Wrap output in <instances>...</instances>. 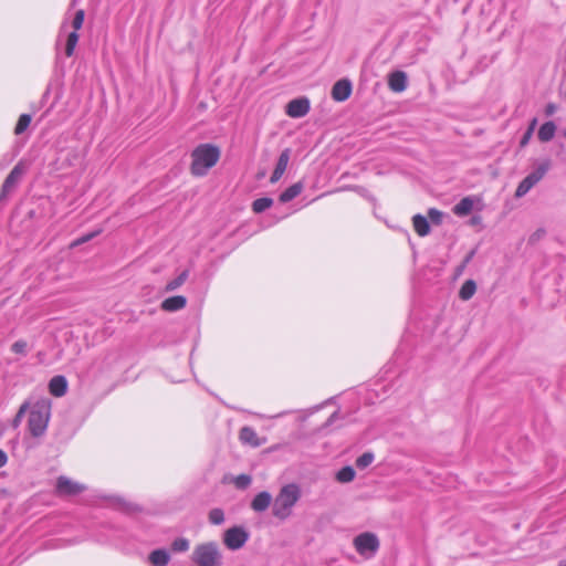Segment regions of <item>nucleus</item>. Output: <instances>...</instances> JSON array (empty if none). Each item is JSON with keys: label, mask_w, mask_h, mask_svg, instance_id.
<instances>
[{"label": "nucleus", "mask_w": 566, "mask_h": 566, "mask_svg": "<svg viewBox=\"0 0 566 566\" xmlns=\"http://www.w3.org/2000/svg\"><path fill=\"white\" fill-rule=\"evenodd\" d=\"M248 531L242 526H232L223 533V544L230 551L242 548L249 539Z\"/></svg>", "instance_id": "0eeeda50"}, {"label": "nucleus", "mask_w": 566, "mask_h": 566, "mask_svg": "<svg viewBox=\"0 0 566 566\" xmlns=\"http://www.w3.org/2000/svg\"><path fill=\"white\" fill-rule=\"evenodd\" d=\"M30 123H31V116L28 114H22L18 119V123L14 128V133L17 135L22 134L29 127Z\"/></svg>", "instance_id": "cd10ccee"}, {"label": "nucleus", "mask_w": 566, "mask_h": 566, "mask_svg": "<svg viewBox=\"0 0 566 566\" xmlns=\"http://www.w3.org/2000/svg\"><path fill=\"white\" fill-rule=\"evenodd\" d=\"M412 224H413V229L418 235L426 237L429 234L430 226H429V221L426 217H423L421 214L413 216Z\"/></svg>", "instance_id": "6ab92c4d"}, {"label": "nucleus", "mask_w": 566, "mask_h": 566, "mask_svg": "<svg viewBox=\"0 0 566 566\" xmlns=\"http://www.w3.org/2000/svg\"><path fill=\"white\" fill-rule=\"evenodd\" d=\"M98 233H99V231H95V232L85 234V235L76 239L71 245L76 247V245L83 244V243L90 241L91 239H93L94 237H96Z\"/></svg>", "instance_id": "e433bc0d"}, {"label": "nucleus", "mask_w": 566, "mask_h": 566, "mask_svg": "<svg viewBox=\"0 0 566 566\" xmlns=\"http://www.w3.org/2000/svg\"><path fill=\"white\" fill-rule=\"evenodd\" d=\"M374 461V454L371 452H365L356 460V465L358 469H365L371 464Z\"/></svg>", "instance_id": "c756f323"}, {"label": "nucleus", "mask_w": 566, "mask_h": 566, "mask_svg": "<svg viewBox=\"0 0 566 566\" xmlns=\"http://www.w3.org/2000/svg\"><path fill=\"white\" fill-rule=\"evenodd\" d=\"M78 42V34L75 31H72L67 35L66 45H65V54L66 56H72L75 50V46Z\"/></svg>", "instance_id": "bb28decb"}, {"label": "nucleus", "mask_w": 566, "mask_h": 566, "mask_svg": "<svg viewBox=\"0 0 566 566\" xmlns=\"http://www.w3.org/2000/svg\"><path fill=\"white\" fill-rule=\"evenodd\" d=\"M49 390L54 397H62L66 394L67 381L64 376H54L49 382Z\"/></svg>", "instance_id": "2eb2a0df"}, {"label": "nucleus", "mask_w": 566, "mask_h": 566, "mask_svg": "<svg viewBox=\"0 0 566 566\" xmlns=\"http://www.w3.org/2000/svg\"><path fill=\"white\" fill-rule=\"evenodd\" d=\"M356 472L352 467L342 468L337 474L336 480L340 483H349L355 479Z\"/></svg>", "instance_id": "393cba45"}, {"label": "nucleus", "mask_w": 566, "mask_h": 566, "mask_svg": "<svg viewBox=\"0 0 566 566\" xmlns=\"http://www.w3.org/2000/svg\"><path fill=\"white\" fill-rule=\"evenodd\" d=\"M286 114L292 118H300L310 112V102L307 98H295L287 103Z\"/></svg>", "instance_id": "9d476101"}, {"label": "nucleus", "mask_w": 566, "mask_h": 566, "mask_svg": "<svg viewBox=\"0 0 566 566\" xmlns=\"http://www.w3.org/2000/svg\"><path fill=\"white\" fill-rule=\"evenodd\" d=\"M407 74L402 71H395L389 74L388 86L395 93H401L407 88Z\"/></svg>", "instance_id": "f8f14e48"}, {"label": "nucleus", "mask_w": 566, "mask_h": 566, "mask_svg": "<svg viewBox=\"0 0 566 566\" xmlns=\"http://www.w3.org/2000/svg\"><path fill=\"white\" fill-rule=\"evenodd\" d=\"M301 497V489L295 483H290L281 488L279 494L274 499L272 513L279 520H286L294 505Z\"/></svg>", "instance_id": "f03ea898"}, {"label": "nucleus", "mask_w": 566, "mask_h": 566, "mask_svg": "<svg viewBox=\"0 0 566 566\" xmlns=\"http://www.w3.org/2000/svg\"><path fill=\"white\" fill-rule=\"evenodd\" d=\"M27 407H28V405H27V403H23V405L20 407V409H19L18 413L15 415V417H14V419H13V421H12V426H13L14 428H17V427L20 424V422H21V420H22V417H23V415H24V412H25V410H27Z\"/></svg>", "instance_id": "ea45409f"}, {"label": "nucleus", "mask_w": 566, "mask_h": 566, "mask_svg": "<svg viewBox=\"0 0 566 566\" xmlns=\"http://www.w3.org/2000/svg\"><path fill=\"white\" fill-rule=\"evenodd\" d=\"M290 155H291V150L289 148L284 149L281 153L279 160L276 163V166L274 168V171L272 172V176L270 178V181L272 184H275L276 181H279L281 179V177L283 176V174L285 172L286 167L290 161Z\"/></svg>", "instance_id": "ddd939ff"}, {"label": "nucleus", "mask_w": 566, "mask_h": 566, "mask_svg": "<svg viewBox=\"0 0 566 566\" xmlns=\"http://www.w3.org/2000/svg\"><path fill=\"white\" fill-rule=\"evenodd\" d=\"M8 461V457L4 451L0 449V468L4 467Z\"/></svg>", "instance_id": "79ce46f5"}, {"label": "nucleus", "mask_w": 566, "mask_h": 566, "mask_svg": "<svg viewBox=\"0 0 566 566\" xmlns=\"http://www.w3.org/2000/svg\"><path fill=\"white\" fill-rule=\"evenodd\" d=\"M209 522L213 525H220L224 522V514L221 509H213L209 513Z\"/></svg>", "instance_id": "c85d7f7f"}, {"label": "nucleus", "mask_w": 566, "mask_h": 566, "mask_svg": "<svg viewBox=\"0 0 566 566\" xmlns=\"http://www.w3.org/2000/svg\"><path fill=\"white\" fill-rule=\"evenodd\" d=\"M220 158V150L211 144H202L196 147L191 153V172L195 176H205Z\"/></svg>", "instance_id": "f257e3e1"}, {"label": "nucleus", "mask_w": 566, "mask_h": 566, "mask_svg": "<svg viewBox=\"0 0 566 566\" xmlns=\"http://www.w3.org/2000/svg\"><path fill=\"white\" fill-rule=\"evenodd\" d=\"M303 190V185L302 182H296L292 186H290L287 189H285L281 195H280V201L281 202H289L291 200H293L295 197H297Z\"/></svg>", "instance_id": "4be33fe9"}, {"label": "nucleus", "mask_w": 566, "mask_h": 566, "mask_svg": "<svg viewBox=\"0 0 566 566\" xmlns=\"http://www.w3.org/2000/svg\"><path fill=\"white\" fill-rule=\"evenodd\" d=\"M191 562L195 566H222L223 555L217 542H205L193 547Z\"/></svg>", "instance_id": "7ed1b4c3"}, {"label": "nucleus", "mask_w": 566, "mask_h": 566, "mask_svg": "<svg viewBox=\"0 0 566 566\" xmlns=\"http://www.w3.org/2000/svg\"><path fill=\"white\" fill-rule=\"evenodd\" d=\"M537 124V119L536 118H533L532 122L530 123V126L527 128V130L524 133L522 139H521V146L524 147L528 144L530 139L532 138V135L534 133V129H535V126Z\"/></svg>", "instance_id": "7c9ffc66"}, {"label": "nucleus", "mask_w": 566, "mask_h": 566, "mask_svg": "<svg viewBox=\"0 0 566 566\" xmlns=\"http://www.w3.org/2000/svg\"><path fill=\"white\" fill-rule=\"evenodd\" d=\"M443 213L434 208L429 209L428 218L433 224H440L442 222Z\"/></svg>", "instance_id": "c9c22d12"}, {"label": "nucleus", "mask_w": 566, "mask_h": 566, "mask_svg": "<svg viewBox=\"0 0 566 566\" xmlns=\"http://www.w3.org/2000/svg\"><path fill=\"white\" fill-rule=\"evenodd\" d=\"M148 558L154 566H167L170 560L166 549H155L149 554Z\"/></svg>", "instance_id": "412c9836"}, {"label": "nucleus", "mask_w": 566, "mask_h": 566, "mask_svg": "<svg viewBox=\"0 0 566 566\" xmlns=\"http://www.w3.org/2000/svg\"><path fill=\"white\" fill-rule=\"evenodd\" d=\"M475 251L472 250L467 256L465 259L463 260V264H462V269L472 260L473 255H474Z\"/></svg>", "instance_id": "37998d69"}, {"label": "nucleus", "mask_w": 566, "mask_h": 566, "mask_svg": "<svg viewBox=\"0 0 566 566\" xmlns=\"http://www.w3.org/2000/svg\"><path fill=\"white\" fill-rule=\"evenodd\" d=\"M474 207V199L472 197H464L452 209L453 213L458 217L468 216Z\"/></svg>", "instance_id": "a211bd4d"}, {"label": "nucleus", "mask_w": 566, "mask_h": 566, "mask_svg": "<svg viewBox=\"0 0 566 566\" xmlns=\"http://www.w3.org/2000/svg\"><path fill=\"white\" fill-rule=\"evenodd\" d=\"M23 174L24 167L22 163L17 164L2 184L0 191V201L4 200L10 193L13 192V190L20 182Z\"/></svg>", "instance_id": "6e6552de"}, {"label": "nucleus", "mask_w": 566, "mask_h": 566, "mask_svg": "<svg viewBox=\"0 0 566 566\" xmlns=\"http://www.w3.org/2000/svg\"><path fill=\"white\" fill-rule=\"evenodd\" d=\"M98 233H99V231H95V232L85 234V235L76 239L71 245L76 247V245L83 244V243L90 241L91 239H93L94 237H96Z\"/></svg>", "instance_id": "58836bf2"}, {"label": "nucleus", "mask_w": 566, "mask_h": 566, "mask_svg": "<svg viewBox=\"0 0 566 566\" xmlns=\"http://www.w3.org/2000/svg\"><path fill=\"white\" fill-rule=\"evenodd\" d=\"M189 272L188 270H184L176 279L169 281L166 286V292H172L177 289H179L188 279Z\"/></svg>", "instance_id": "b1692460"}, {"label": "nucleus", "mask_w": 566, "mask_h": 566, "mask_svg": "<svg viewBox=\"0 0 566 566\" xmlns=\"http://www.w3.org/2000/svg\"><path fill=\"white\" fill-rule=\"evenodd\" d=\"M251 476L248 474H240L235 478L234 484L238 489H245L251 484Z\"/></svg>", "instance_id": "72a5a7b5"}, {"label": "nucleus", "mask_w": 566, "mask_h": 566, "mask_svg": "<svg viewBox=\"0 0 566 566\" xmlns=\"http://www.w3.org/2000/svg\"><path fill=\"white\" fill-rule=\"evenodd\" d=\"M175 552H186L189 549V541L184 537H179L172 542L171 545Z\"/></svg>", "instance_id": "2f4dec72"}, {"label": "nucleus", "mask_w": 566, "mask_h": 566, "mask_svg": "<svg viewBox=\"0 0 566 566\" xmlns=\"http://www.w3.org/2000/svg\"><path fill=\"white\" fill-rule=\"evenodd\" d=\"M84 17H85L84 10L76 11V13L73 18V21H72V27L74 29L73 31L77 32L82 28L83 22H84Z\"/></svg>", "instance_id": "473e14b6"}, {"label": "nucleus", "mask_w": 566, "mask_h": 566, "mask_svg": "<svg viewBox=\"0 0 566 566\" xmlns=\"http://www.w3.org/2000/svg\"><path fill=\"white\" fill-rule=\"evenodd\" d=\"M354 547L363 557L371 558L379 548V539L374 533L365 532L354 538Z\"/></svg>", "instance_id": "423d86ee"}, {"label": "nucleus", "mask_w": 566, "mask_h": 566, "mask_svg": "<svg viewBox=\"0 0 566 566\" xmlns=\"http://www.w3.org/2000/svg\"><path fill=\"white\" fill-rule=\"evenodd\" d=\"M557 111V105L554 103H548L545 107V114L547 116H552Z\"/></svg>", "instance_id": "a19ab883"}, {"label": "nucleus", "mask_w": 566, "mask_h": 566, "mask_svg": "<svg viewBox=\"0 0 566 566\" xmlns=\"http://www.w3.org/2000/svg\"><path fill=\"white\" fill-rule=\"evenodd\" d=\"M272 502V495L266 492L258 493L251 502V509L255 512H264Z\"/></svg>", "instance_id": "dca6fc26"}, {"label": "nucleus", "mask_w": 566, "mask_h": 566, "mask_svg": "<svg viewBox=\"0 0 566 566\" xmlns=\"http://www.w3.org/2000/svg\"><path fill=\"white\" fill-rule=\"evenodd\" d=\"M98 233H99V231H95V232L85 234V235L76 239L71 245L76 247V245L83 244V243L90 241L91 239H93L94 237H96Z\"/></svg>", "instance_id": "4c0bfd02"}, {"label": "nucleus", "mask_w": 566, "mask_h": 566, "mask_svg": "<svg viewBox=\"0 0 566 566\" xmlns=\"http://www.w3.org/2000/svg\"><path fill=\"white\" fill-rule=\"evenodd\" d=\"M28 349V343L23 339H19L12 344L11 350L15 354L25 355Z\"/></svg>", "instance_id": "f704fd0d"}, {"label": "nucleus", "mask_w": 566, "mask_h": 566, "mask_svg": "<svg viewBox=\"0 0 566 566\" xmlns=\"http://www.w3.org/2000/svg\"><path fill=\"white\" fill-rule=\"evenodd\" d=\"M186 304H187V300L185 296L176 295V296L166 298L161 303V308L166 312H176V311L182 310L186 306Z\"/></svg>", "instance_id": "f3484780"}, {"label": "nucleus", "mask_w": 566, "mask_h": 566, "mask_svg": "<svg viewBox=\"0 0 566 566\" xmlns=\"http://www.w3.org/2000/svg\"><path fill=\"white\" fill-rule=\"evenodd\" d=\"M336 418H337V412H334V413L329 417V419H328V421H327V423H326V424L332 423Z\"/></svg>", "instance_id": "c03bdc74"}, {"label": "nucleus", "mask_w": 566, "mask_h": 566, "mask_svg": "<svg viewBox=\"0 0 566 566\" xmlns=\"http://www.w3.org/2000/svg\"><path fill=\"white\" fill-rule=\"evenodd\" d=\"M240 440L242 443L244 444H249L253 448H256V447H260L261 444H263L264 440H261L256 432L254 431V429L250 428V427H243L241 430H240Z\"/></svg>", "instance_id": "4468645a"}, {"label": "nucleus", "mask_w": 566, "mask_h": 566, "mask_svg": "<svg viewBox=\"0 0 566 566\" xmlns=\"http://www.w3.org/2000/svg\"><path fill=\"white\" fill-rule=\"evenodd\" d=\"M551 168L548 159L539 163L517 186L515 197H524L536 184H538Z\"/></svg>", "instance_id": "39448f33"}, {"label": "nucleus", "mask_w": 566, "mask_h": 566, "mask_svg": "<svg viewBox=\"0 0 566 566\" xmlns=\"http://www.w3.org/2000/svg\"><path fill=\"white\" fill-rule=\"evenodd\" d=\"M556 129L557 127L553 122H546L539 127L537 137L543 143L551 142L555 136Z\"/></svg>", "instance_id": "aec40b11"}, {"label": "nucleus", "mask_w": 566, "mask_h": 566, "mask_svg": "<svg viewBox=\"0 0 566 566\" xmlns=\"http://www.w3.org/2000/svg\"><path fill=\"white\" fill-rule=\"evenodd\" d=\"M50 402L42 400L36 402L30 411L28 426L33 437L44 434L50 419Z\"/></svg>", "instance_id": "20e7f679"}, {"label": "nucleus", "mask_w": 566, "mask_h": 566, "mask_svg": "<svg viewBox=\"0 0 566 566\" xmlns=\"http://www.w3.org/2000/svg\"><path fill=\"white\" fill-rule=\"evenodd\" d=\"M476 291V285L473 280H468L463 283L459 291V297L463 301L470 300Z\"/></svg>", "instance_id": "5701e85b"}, {"label": "nucleus", "mask_w": 566, "mask_h": 566, "mask_svg": "<svg viewBox=\"0 0 566 566\" xmlns=\"http://www.w3.org/2000/svg\"><path fill=\"white\" fill-rule=\"evenodd\" d=\"M272 205H273V200L271 198H268V197L259 198L253 201L252 210L255 213H261V212L265 211L266 209H269Z\"/></svg>", "instance_id": "a878e982"}, {"label": "nucleus", "mask_w": 566, "mask_h": 566, "mask_svg": "<svg viewBox=\"0 0 566 566\" xmlns=\"http://www.w3.org/2000/svg\"><path fill=\"white\" fill-rule=\"evenodd\" d=\"M350 94L352 83L346 78L337 81L332 88V97L337 102L346 101Z\"/></svg>", "instance_id": "9b49d317"}, {"label": "nucleus", "mask_w": 566, "mask_h": 566, "mask_svg": "<svg viewBox=\"0 0 566 566\" xmlns=\"http://www.w3.org/2000/svg\"><path fill=\"white\" fill-rule=\"evenodd\" d=\"M85 489V485L62 475L57 478L55 491L59 496H69L80 494Z\"/></svg>", "instance_id": "1a4fd4ad"}]
</instances>
